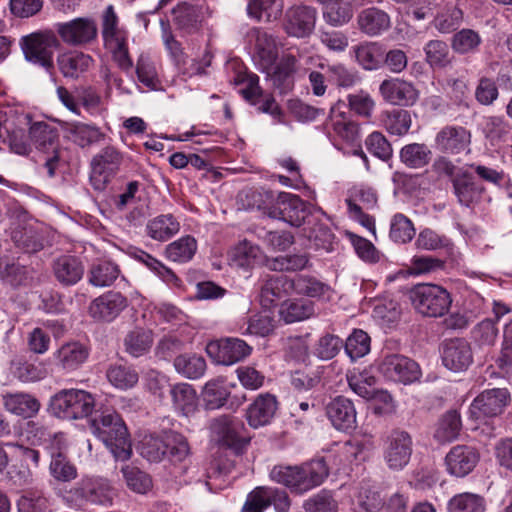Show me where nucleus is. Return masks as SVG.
<instances>
[{
    "instance_id": "nucleus-1",
    "label": "nucleus",
    "mask_w": 512,
    "mask_h": 512,
    "mask_svg": "<svg viewBox=\"0 0 512 512\" xmlns=\"http://www.w3.org/2000/svg\"><path fill=\"white\" fill-rule=\"evenodd\" d=\"M328 476L323 459L313 460L301 466H274L270 478L288 487L292 492L302 494L319 486Z\"/></svg>"
},
{
    "instance_id": "nucleus-2",
    "label": "nucleus",
    "mask_w": 512,
    "mask_h": 512,
    "mask_svg": "<svg viewBox=\"0 0 512 512\" xmlns=\"http://www.w3.org/2000/svg\"><path fill=\"white\" fill-rule=\"evenodd\" d=\"M90 429L116 460L126 461L131 457L132 447L127 427L117 413H102L92 418Z\"/></svg>"
},
{
    "instance_id": "nucleus-3",
    "label": "nucleus",
    "mask_w": 512,
    "mask_h": 512,
    "mask_svg": "<svg viewBox=\"0 0 512 512\" xmlns=\"http://www.w3.org/2000/svg\"><path fill=\"white\" fill-rule=\"evenodd\" d=\"M409 299L416 312L431 318L444 316L452 304V297L448 290L432 283L413 286L409 291Z\"/></svg>"
},
{
    "instance_id": "nucleus-4",
    "label": "nucleus",
    "mask_w": 512,
    "mask_h": 512,
    "mask_svg": "<svg viewBox=\"0 0 512 512\" xmlns=\"http://www.w3.org/2000/svg\"><path fill=\"white\" fill-rule=\"evenodd\" d=\"M95 407V399L87 391L68 389L58 392L51 400L53 413L63 419L75 420L88 417Z\"/></svg>"
},
{
    "instance_id": "nucleus-5",
    "label": "nucleus",
    "mask_w": 512,
    "mask_h": 512,
    "mask_svg": "<svg viewBox=\"0 0 512 512\" xmlns=\"http://www.w3.org/2000/svg\"><path fill=\"white\" fill-rule=\"evenodd\" d=\"M268 217L283 220L292 226L300 227L315 220V213L311 211L309 204L298 195L281 192L277 195L275 203L269 209Z\"/></svg>"
},
{
    "instance_id": "nucleus-6",
    "label": "nucleus",
    "mask_w": 512,
    "mask_h": 512,
    "mask_svg": "<svg viewBox=\"0 0 512 512\" xmlns=\"http://www.w3.org/2000/svg\"><path fill=\"white\" fill-rule=\"evenodd\" d=\"M412 452L413 439L407 431L394 429L386 436L383 458L389 469L402 470L408 465Z\"/></svg>"
},
{
    "instance_id": "nucleus-7",
    "label": "nucleus",
    "mask_w": 512,
    "mask_h": 512,
    "mask_svg": "<svg viewBox=\"0 0 512 512\" xmlns=\"http://www.w3.org/2000/svg\"><path fill=\"white\" fill-rule=\"evenodd\" d=\"M122 154L113 146L101 149L91 161L90 182L95 190L102 191L118 172Z\"/></svg>"
},
{
    "instance_id": "nucleus-8",
    "label": "nucleus",
    "mask_w": 512,
    "mask_h": 512,
    "mask_svg": "<svg viewBox=\"0 0 512 512\" xmlns=\"http://www.w3.org/2000/svg\"><path fill=\"white\" fill-rule=\"evenodd\" d=\"M378 370L388 380L403 384H410L421 376L419 365L400 354L385 355L379 362Z\"/></svg>"
},
{
    "instance_id": "nucleus-9",
    "label": "nucleus",
    "mask_w": 512,
    "mask_h": 512,
    "mask_svg": "<svg viewBox=\"0 0 512 512\" xmlns=\"http://www.w3.org/2000/svg\"><path fill=\"white\" fill-rule=\"evenodd\" d=\"M213 438L224 446L239 449L249 442L244 423L236 417L221 415L211 421Z\"/></svg>"
},
{
    "instance_id": "nucleus-10",
    "label": "nucleus",
    "mask_w": 512,
    "mask_h": 512,
    "mask_svg": "<svg viewBox=\"0 0 512 512\" xmlns=\"http://www.w3.org/2000/svg\"><path fill=\"white\" fill-rule=\"evenodd\" d=\"M56 31L62 41L71 46H84L93 42L98 36V28L94 19L79 17L57 23Z\"/></svg>"
},
{
    "instance_id": "nucleus-11",
    "label": "nucleus",
    "mask_w": 512,
    "mask_h": 512,
    "mask_svg": "<svg viewBox=\"0 0 512 512\" xmlns=\"http://www.w3.org/2000/svg\"><path fill=\"white\" fill-rule=\"evenodd\" d=\"M77 500L92 504H112L114 491L110 483L104 478H83L69 491Z\"/></svg>"
},
{
    "instance_id": "nucleus-12",
    "label": "nucleus",
    "mask_w": 512,
    "mask_h": 512,
    "mask_svg": "<svg viewBox=\"0 0 512 512\" xmlns=\"http://www.w3.org/2000/svg\"><path fill=\"white\" fill-rule=\"evenodd\" d=\"M252 348L242 339L226 338L207 344L206 352L218 364L232 365L251 354Z\"/></svg>"
},
{
    "instance_id": "nucleus-13",
    "label": "nucleus",
    "mask_w": 512,
    "mask_h": 512,
    "mask_svg": "<svg viewBox=\"0 0 512 512\" xmlns=\"http://www.w3.org/2000/svg\"><path fill=\"white\" fill-rule=\"evenodd\" d=\"M471 132L459 125H446L436 134L435 149L442 154L458 155L469 151Z\"/></svg>"
},
{
    "instance_id": "nucleus-14",
    "label": "nucleus",
    "mask_w": 512,
    "mask_h": 512,
    "mask_svg": "<svg viewBox=\"0 0 512 512\" xmlns=\"http://www.w3.org/2000/svg\"><path fill=\"white\" fill-rule=\"evenodd\" d=\"M382 98L396 106L411 107L419 99V90L416 86L402 78L385 79L379 86Z\"/></svg>"
},
{
    "instance_id": "nucleus-15",
    "label": "nucleus",
    "mask_w": 512,
    "mask_h": 512,
    "mask_svg": "<svg viewBox=\"0 0 512 512\" xmlns=\"http://www.w3.org/2000/svg\"><path fill=\"white\" fill-rule=\"evenodd\" d=\"M317 12L306 5H294L285 12L283 28L290 36L304 38L315 28Z\"/></svg>"
},
{
    "instance_id": "nucleus-16",
    "label": "nucleus",
    "mask_w": 512,
    "mask_h": 512,
    "mask_svg": "<svg viewBox=\"0 0 512 512\" xmlns=\"http://www.w3.org/2000/svg\"><path fill=\"white\" fill-rule=\"evenodd\" d=\"M506 389L494 388L483 391L470 405L469 411L473 418L494 417L502 413L508 401Z\"/></svg>"
},
{
    "instance_id": "nucleus-17",
    "label": "nucleus",
    "mask_w": 512,
    "mask_h": 512,
    "mask_svg": "<svg viewBox=\"0 0 512 512\" xmlns=\"http://www.w3.org/2000/svg\"><path fill=\"white\" fill-rule=\"evenodd\" d=\"M128 301L120 292L108 291L95 298L89 306L90 316L102 322H112L127 307Z\"/></svg>"
},
{
    "instance_id": "nucleus-18",
    "label": "nucleus",
    "mask_w": 512,
    "mask_h": 512,
    "mask_svg": "<svg viewBox=\"0 0 512 512\" xmlns=\"http://www.w3.org/2000/svg\"><path fill=\"white\" fill-rule=\"evenodd\" d=\"M480 460L479 451L472 446L456 445L445 457V465L449 474L465 477L471 473Z\"/></svg>"
},
{
    "instance_id": "nucleus-19",
    "label": "nucleus",
    "mask_w": 512,
    "mask_h": 512,
    "mask_svg": "<svg viewBox=\"0 0 512 512\" xmlns=\"http://www.w3.org/2000/svg\"><path fill=\"white\" fill-rule=\"evenodd\" d=\"M473 361L471 346L462 338L446 340L442 346V362L449 370H466Z\"/></svg>"
},
{
    "instance_id": "nucleus-20",
    "label": "nucleus",
    "mask_w": 512,
    "mask_h": 512,
    "mask_svg": "<svg viewBox=\"0 0 512 512\" xmlns=\"http://www.w3.org/2000/svg\"><path fill=\"white\" fill-rule=\"evenodd\" d=\"M55 39L40 33L32 34L23 39V51L28 61L49 69L53 65L52 45Z\"/></svg>"
},
{
    "instance_id": "nucleus-21",
    "label": "nucleus",
    "mask_w": 512,
    "mask_h": 512,
    "mask_svg": "<svg viewBox=\"0 0 512 512\" xmlns=\"http://www.w3.org/2000/svg\"><path fill=\"white\" fill-rule=\"evenodd\" d=\"M54 440L57 442L58 447L51 449V461L49 464V473L57 482H71L78 476V470L74 463L70 461L64 449V435L56 434Z\"/></svg>"
},
{
    "instance_id": "nucleus-22",
    "label": "nucleus",
    "mask_w": 512,
    "mask_h": 512,
    "mask_svg": "<svg viewBox=\"0 0 512 512\" xmlns=\"http://www.w3.org/2000/svg\"><path fill=\"white\" fill-rule=\"evenodd\" d=\"M62 130L68 141L82 149L99 144L106 136L95 124L80 121L63 122Z\"/></svg>"
},
{
    "instance_id": "nucleus-23",
    "label": "nucleus",
    "mask_w": 512,
    "mask_h": 512,
    "mask_svg": "<svg viewBox=\"0 0 512 512\" xmlns=\"http://www.w3.org/2000/svg\"><path fill=\"white\" fill-rule=\"evenodd\" d=\"M55 280L64 287L77 284L84 275L85 266L81 259L75 255H60L51 264Z\"/></svg>"
},
{
    "instance_id": "nucleus-24",
    "label": "nucleus",
    "mask_w": 512,
    "mask_h": 512,
    "mask_svg": "<svg viewBox=\"0 0 512 512\" xmlns=\"http://www.w3.org/2000/svg\"><path fill=\"white\" fill-rule=\"evenodd\" d=\"M454 194L460 205L471 208L481 201L484 187L475 177L467 172L460 171L452 179Z\"/></svg>"
},
{
    "instance_id": "nucleus-25",
    "label": "nucleus",
    "mask_w": 512,
    "mask_h": 512,
    "mask_svg": "<svg viewBox=\"0 0 512 512\" xmlns=\"http://www.w3.org/2000/svg\"><path fill=\"white\" fill-rule=\"evenodd\" d=\"M346 379L350 389L366 400L381 398L383 401L391 400V396L386 392L379 391L376 387L377 379L368 370L353 369L348 371Z\"/></svg>"
},
{
    "instance_id": "nucleus-26",
    "label": "nucleus",
    "mask_w": 512,
    "mask_h": 512,
    "mask_svg": "<svg viewBox=\"0 0 512 512\" xmlns=\"http://www.w3.org/2000/svg\"><path fill=\"white\" fill-rule=\"evenodd\" d=\"M350 215L369 230L374 229L375 221L373 217L366 214L363 210H369L376 206L377 196L370 188L356 189L353 195L346 200Z\"/></svg>"
},
{
    "instance_id": "nucleus-27",
    "label": "nucleus",
    "mask_w": 512,
    "mask_h": 512,
    "mask_svg": "<svg viewBox=\"0 0 512 512\" xmlns=\"http://www.w3.org/2000/svg\"><path fill=\"white\" fill-rule=\"evenodd\" d=\"M326 415L337 430L346 432L356 427L355 406L344 396H337L327 404Z\"/></svg>"
},
{
    "instance_id": "nucleus-28",
    "label": "nucleus",
    "mask_w": 512,
    "mask_h": 512,
    "mask_svg": "<svg viewBox=\"0 0 512 512\" xmlns=\"http://www.w3.org/2000/svg\"><path fill=\"white\" fill-rule=\"evenodd\" d=\"M293 294L292 279L286 275L268 276L262 286L260 292L261 304L265 308H269L277 301Z\"/></svg>"
},
{
    "instance_id": "nucleus-29",
    "label": "nucleus",
    "mask_w": 512,
    "mask_h": 512,
    "mask_svg": "<svg viewBox=\"0 0 512 512\" xmlns=\"http://www.w3.org/2000/svg\"><path fill=\"white\" fill-rule=\"evenodd\" d=\"M356 22L358 29L369 37L379 36L391 27L390 16L376 7L361 10Z\"/></svg>"
},
{
    "instance_id": "nucleus-30",
    "label": "nucleus",
    "mask_w": 512,
    "mask_h": 512,
    "mask_svg": "<svg viewBox=\"0 0 512 512\" xmlns=\"http://www.w3.org/2000/svg\"><path fill=\"white\" fill-rule=\"evenodd\" d=\"M249 36L255 42L261 70L270 74L272 65L276 63L278 57L275 38L260 28L251 29Z\"/></svg>"
},
{
    "instance_id": "nucleus-31",
    "label": "nucleus",
    "mask_w": 512,
    "mask_h": 512,
    "mask_svg": "<svg viewBox=\"0 0 512 512\" xmlns=\"http://www.w3.org/2000/svg\"><path fill=\"white\" fill-rule=\"evenodd\" d=\"M343 108L344 102H337L331 107L326 127L340 139L352 143L357 139L358 126L347 118Z\"/></svg>"
},
{
    "instance_id": "nucleus-32",
    "label": "nucleus",
    "mask_w": 512,
    "mask_h": 512,
    "mask_svg": "<svg viewBox=\"0 0 512 512\" xmlns=\"http://www.w3.org/2000/svg\"><path fill=\"white\" fill-rule=\"evenodd\" d=\"M278 408L276 397L272 394H260L247 409V421L253 428L270 423Z\"/></svg>"
},
{
    "instance_id": "nucleus-33",
    "label": "nucleus",
    "mask_w": 512,
    "mask_h": 512,
    "mask_svg": "<svg viewBox=\"0 0 512 512\" xmlns=\"http://www.w3.org/2000/svg\"><path fill=\"white\" fill-rule=\"evenodd\" d=\"M88 356L89 349L78 341L67 342L54 353L56 364L66 371L78 369Z\"/></svg>"
},
{
    "instance_id": "nucleus-34",
    "label": "nucleus",
    "mask_w": 512,
    "mask_h": 512,
    "mask_svg": "<svg viewBox=\"0 0 512 512\" xmlns=\"http://www.w3.org/2000/svg\"><path fill=\"white\" fill-rule=\"evenodd\" d=\"M355 61L364 70L379 69L384 62V48L378 42H364L352 47Z\"/></svg>"
},
{
    "instance_id": "nucleus-35",
    "label": "nucleus",
    "mask_w": 512,
    "mask_h": 512,
    "mask_svg": "<svg viewBox=\"0 0 512 512\" xmlns=\"http://www.w3.org/2000/svg\"><path fill=\"white\" fill-rule=\"evenodd\" d=\"M321 214H323L321 211L315 212V220L306 223L308 227L304 228V232L315 249L331 252L334 250L335 236L330 228L322 223L319 218Z\"/></svg>"
},
{
    "instance_id": "nucleus-36",
    "label": "nucleus",
    "mask_w": 512,
    "mask_h": 512,
    "mask_svg": "<svg viewBox=\"0 0 512 512\" xmlns=\"http://www.w3.org/2000/svg\"><path fill=\"white\" fill-rule=\"evenodd\" d=\"M180 230V223L172 214H161L146 224V234L156 241H167Z\"/></svg>"
},
{
    "instance_id": "nucleus-37",
    "label": "nucleus",
    "mask_w": 512,
    "mask_h": 512,
    "mask_svg": "<svg viewBox=\"0 0 512 512\" xmlns=\"http://www.w3.org/2000/svg\"><path fill=\"white\" fill-rule=\"evenodd\" d=\"M94 63L93 58L80 51H71L58 57V66L64 77L78 78Z\"/></svg>"
},
{
    "instance_id": "nucleus-38",
    "label": "nucleus",
    "mask_w": 512,
    "mask_h": 512,
    "mask_svg": "<svg viewBox=\"0 0 512 512\" xmlns=\"http://www.w3.org/2000/svg\"><path fill=\"white\" fill-rule=\"evenodd\" d=\"M170 396L173 407L183 416H190L197 410L198 397L192 385L177 383L171 386Z\"/></svg>"
},
{
    "instance_id": "nucleus-39",
    "label": "nucleus",
    "mask_w": 512,
    "mask_h": 512,
    "mask_svg": "<svg viewBox=\"0 0 512 512\" xmlns=\"http://www.w3.org/2000/svg\"><path fill=\"white\" fill-rule=\"evenodd\" d=\"M3 405L8 412L24 418L34 416L40 409L34 396L22 392L3 395Z\"/></svg>"
},
{
    "instance_id": "nucleus-40",
    "label": "nucleus",
    "mask_w": 512,
    "mask_h": 512,
    "mask_svg": "<svg viewBox=\"0 0 512 512\" xmlns=\"http://www.w3.org/2000/svg\"><path fill=\"white\" fill-rule=\"evenodd\" d=\"M175 25L188 33L196 31L203 19L202 8L181 2L172 10Z\"/></svg>"
},
{
    "instance_id": "nucleus-41",
    "label": "nucleus",
    "mask_w": 512,
    "mask_h": 512,
    "mask_svg": "<svg viewBox=\"0 0 512 512\" xmlns=\"http://www.w3.org/2000/svg\"><path fill=\"white\" fill-rule=\"evenodd\" d=\"M399 158L402 164L411 169H421L427 166L432 159V151L425 143H409L404 145Z\"/></svg>"
},
{
    "instance_id": "nucleus-42",
    "label": "nucleus",
    "mask_w": 512,
    "mask_h": 512,
    "mask_svg": "<svg viewBox=\"0 0 512 512\" xmlns=\"http://www.w3.org/2000/svg\"><path fill=\"white\" fill-rule=\"evenodd\" d=\"M29 138L39 150L56 151L58 147V131L45 122H35L30 126Z\"/></svg>"
},
{
    "instance_id": "nucleus-43",
    "label": "nucleus",
    "mask_w": 512,
    "mask_h": 512,
    "mask_svg": "<svg viewBox=\"0 0 512 512\" xmlns=\"http://www.w3.org/2000/svg\"><path fill=\"white\" fill-rule=\"evenodd\" d=\"M175 370L185 378L199 379L206 371L205 359L195 353H184L175 357Z\"/></svg>"
},
{
    "instance_id": "nucleus-44",
    "label": "nucleus",
    "mask_w": 512,
    "mask_h": 512,
    "mask_svg": "<svg viewBox=\"0 0 512 512\" xmlns=\"http://www.w3.org/2000/svg\"><path fill=\"white\" fill-rule=\"evenodd\" d=\"M320 67L325 71L328 81L339 88L348 89L360 81L358 72L342 63L320 64Z\"/></svg>"
},
{
    "instance_id": "nucleus-45",
    "label": "nucleus",
    "mask_w": 512,
    "mask_h": 512,
    "mask_svg": "<svg viewBox=\"0 0 512 512\" xmlns=\"http://www.w3.org/2000/svg\"><path fill=\"white\" fill-rule=\"evenodd\" d=\"M283 0H250L247 12L250 17L267 22L278 20L283 13Z\"/></svg>"
},
{
    "instance_id": "nucleus-46",
    "label": "nucleus",
    "mask_w": 512,
    "mask_h": 512,
    "mask_svg": "<svg viewBox=\"0 0 512 512\" xmlns=\"http://www.w3.org/2000/svg\"><path fill=\"white\" fill-rule=\"evenodd\" d=\"M102 37L104 45L128 41V32L119 26V18L112 5H109L102 16Z\"/></svg>"
},
{
    "instance_id": "nucleus-47",
    "label": "nucleus",
    "mask_w": 512,
    "mask_h": 512,
    "mask_svg": "<svg viewBox=\"0 0 512 512\" xmlns=\"http://www.w3.org/2000/svg\"><path fill=\"white\" fill-rule=\"evenodd\" d=\"M153 345V333L141 328L127 333L124 338L125 351L132 357L138 358L149 352Z\"/></svg>"
},
{
    "instance_id": "nucleus-48",
    "label": "nucleus",
    "mask_w": 512,
    "mask_h": 512,
    "mask_svg": "<svg viewBox=\"0 0 512 512\" xmlns=\"http://www.w3.org/2000/svg\"><path fill=\"white\" fill-rule=\"evenodd\" d=\"M425 61L433 69L446 68L452 63V55L448 44L442 40H430L424 48Z\"/></svg>"
},
{
    "instance_id": "nucleus-49",
    "label": "nucleus",
    "mask_w": 512,
    "mask_h": 512,
    "mask_svg": "<svg viewBox=\"0 0 512 512\" xmlns=\"http://www.w3.org/2000/svg\"><path fill=\"white\" fill-rule=\"evenodd\" d=\"M296 59L294 56H286L275 65H272L270 74L266 73L270 77L273 85L280 89L281 92L290 90L293 85L292 74L294 72Z\"/></svg>"
},
{
    "instance_id": "nucleus-50",
    "label": "nucleus",
    "mask_w": 512,
    "mask_h": 512,
    "mask_svg": "<svg viewBox=\"0 0 512 512\" xmlns=\"http://www.w3.org/2000/svg\"><path fill=\"white\" fill-rule=\"evenodd\" d=\"M292 279L293 294L320 298L330 291L329 285L311 275L300 274Z\"/></svg>"
},
{
    "instance_id": "nucleus-51",
    "label": "nucleus",
    "mask_w": 512,
    "mask_h": 512,
    "mask_svg": "<svg viewBox=\"0 0 512 512\" xmlns=\"http://www.w3.org/2000/svg\"><path fill=\"white\" fill-rule=\"evenodd\" d=\"M11 240L27 253H35L43 248V242L38 232L32 227L17 224L11 229Z\"/></svg>"
},
{
    "instance_id": "nucleus-52",
    "label": "nucleus",
    "mask_w": 512,
    "mask_h": 512,
    "mask_svg": "<svg viewBox=\"0 0 512 512\" xmlns=\"http://www.w3.org/2000/svg\"><path fill=\"white\" fill-rule=\"evenodd\" d=\"M461 427L460 414L455 410L448 411L440 418L434 438L440 443L451 442L459 436Z\"/></svg>"
},
{
    "instance_id": "nucleus-53",
    "label": "nucleus",
    "mask_w": 512,
    "mask_h": 512,
    "mask_svg": "<svg viewBox=\"0 0 512 512\" xmlns=\"http://www.w3.org/2000/svg\"><path fill=\"white\" fill-rule=\"evenodd\" d=\"M166 458L172 462H183L190 454L191 448L187 438L176 431H165Z\"/></svg>"
},
{
    "instance_id": "nucleus-54",
    "label": "nucleus",
    "mask_w": 512,
    "mask_h": 512,
    "mask_svg": "<svg viewBox=\"0 0 512 512\" xmlns=\"http://www.w3.org/2000/svg\"><path fill=\"white\" fill-rule=\"evenodd\" d=\"M10 372L23 383L36 382L46 376V370L41 365L29 362L23 358H16L11 361Z\"/></svg>"
},
{
    "instance_id": "nucleus-55",
    "label": "nucleus",
    "mask_w": 512,
    "mask_h": 512,
    "mask_svg": "<svg viewBox=\"0 0 512 512\" xmlns=\"http://www.w3.org/2000/svg\"><path fill=\"white\" fill-rule=\"evenodd\" d=\"M449 512H485L486 500L483 496L464 492L453 496L448 503Z\"/></svg>"
},
{
    "instance_id": "nucleus-56",
    "label": "nucleus",
    "mask_w": 512,
    "mask_h": 512,
    "mask_svg": "<svg viewBox=\"0 0 512 512\" xmlns=\"http://www.w3.org/2000/svg\"><path fill=\"white\" fill-rule=\"evenodd\" d=\"M197 251L194 237L187 235L167 245L165 253L173 262L185 263L190 261Z\"/></svg>"
},
{
    "instance_id": "nucleus-57",
    "label": "nucleus",
    "mask_w": 512,
    "mask_h": 512,
    "mask_svg": "<svg viewBox=\"0 0 512 512\" xmlns=\"http://www.w3.org/2000/svg\"><path fill=\"white\" fill-rule=\"evenodd\" d=\"M120 270L111 261H101L91 266L89 282L96 287L110 286L118 278Z\"/></svg>"
},
{
    "instance_id": "nucleus-58",
    "label": "nucleus",
    "mask_w": 512,
    "mask_h": 512,
    "mask_svg": "<svg viewBox=\"0 0 512 512\" xmlns=\"http://www.w3.org/2000/svg\"><path fill=\"white\" fill-rule=\"evenodd\" d=\"M108 381L121 390H127L134 387L139 380L137 371L125 365H111L106 372Z\"/></svg>"
},
{
    "instance_id": "nucleus-59",
    "label": "nucleus",
    "mask_w": 512,
    "mask_h": 512,
    "mask_svg": "<svg viewBox=\"0 0 512 512\" xmlns=\"http://www.w3.org/2000/svg\"><path fill=\"white\" fill-rule=\"evenodd\" d=\"M229 394L224 380L220 378L208 381L202 391L203 401L208 409L222 407L226 403Z\"/></svg>"
},
{
    "instance_id": "nucleus-60",
    "label": "nucleus",
    "mask_w": 512,
    "mask_h": 512,
    "mask_svg": "<svg viewBox=\"0 0 512 512\" xmlns=\"http://www.w3.org/2000/svg\"><path fill=\"white\" fill-rule=\"evenodd\" d=\"M310 258L306 253L286 254L272 258L268 266L274 271L297 272L310 266Z\"/></svg>"
},
{
    "instance_id": "nucleus-61",
    "label": "nucleus",
    "mask_w": 512,
    "mask_h": 512,
    "mask_svg": "<svg viewBox=\"0 0 512 512\" xmlns=\"http://www.w3.org/2000/svg\"><path fill=\"white\" fill-rule=\"evenodd\" d=\"M165 431L160 435L145 436L139 444L141 456L149 462H160L166 458Z\"/></svg>"
},
{
    "instance_id": "nucleus-62",
    "label": "nucleus",
    "mask_w": 512,
    "mask_h": 512,
    "mask_svg": "<svg viewBox=\"0 0 512 512\" xmlns=\"http://www.w3.org/2000/svg\"><path fill=\"white\" fill-rule=\"evenodd\" d=\"M262 253L258 246L244 240L234 247L231 259L237 267L249 268L261 260Z\"/></svg>"
},
{
    "instance_id": "nucleus-63",
    "label": "nucleus",
    "mask_w": 512,
    "mask_h": 512,
    "mask_svg": "<svg viewBox=\"0 0 512 512\" xmlns=\"http://www.w3.org/2000/svg\"><path fill=\"white\" fill-rule=\"evenodd\" d=\"M314 313V304L302 300L285 303L280 309V316L286 323L303 321L313 316Z\"/></svg>"
},
{
    "instance_id": "nucleus-64",
    "label": "nucleus",
    "mask_w": 512,
    "mask_h": 512,
    "mask_svg": "<svg viewBox=\"0 0 512 512\" xmlns=\"http://www.w3.org/2000/svg\"><path fill=\"white\" fill-rule=\"evenodd\" d=\"M481 42L482 39L477 31L465 28L453 35L451 47L454 52L463 55L475 52Z\"/></svg>"
}]
</instances>
